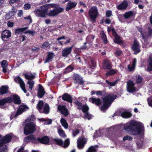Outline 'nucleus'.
<instances>
[{
    "mask_svg": "<svg viewBox=\"0 0 152 152\" xmlns=\"http://www.w3.org/2000/svg\"><path fill=\"white\" fill-rule=\"evenodd\" d=\"M8 64L7 61L6 60L2 61L1 63V66L2 67L5 66L7 67Z\"/></svg>",
    "mask_w": 152,
    "mask_h": 152,
    "instance_id": "57",
    "label": "nucleus"
},
{
    "mask_svg": "<svg viewBox=\"0 0 152 152\" xmlns=\"http://www.w3.org/2000/svg\"><path fill=\"white\" fill-rule=\"evenodd\" d=\"M25 34L28 33L31 35L32 36H34V35L35 34H36L37 33L35 31H31L30 30H28L26 31V32H25Z\"/></svg>",
    "mask_w": 152,
    "mask_h": 152,
    "instance_id": "63",
    "label": "nucleus"
},
{
    "mask_svg": "<svg viewBox=\"0 0 152 152\" xmlns=\"http://www.w3.org/2000/svg\"><path fill=\"white\" fill-rule=\"evenodd\" d=\"M28 27L18 28L15 30V33L17 34H19L20 33L23 32L28 28Z\"/></svg>",
    "mask_w": 152,
    "mask_h": 152,
    "instance_id": "45",
    "label": "nucleus"
},
{
    "mask_svg": "<svg viewBox=\"0 0 152 152\" xmlns=\"http://www.w3.org/2000/svg\"><path fill=\"white\" fill-rule=\"evenodd\" d=\"M8 98V96L0 100V105L3 106L6 103H10L11 99Z\"/></svg>",
    "mask_w": 152,
    "mask_h": 152,
    "instance_id": "32",
    "label": "nucleus"
},
{
    "mask_svg": "<svg viewBox=\"0 0 152 152\" xmlns=\"http://www.w3.org/2000/svg\"><path fill=\"white\" fill-rule=\"evenodd\" d=\"M24 140L26 142H31L34 144H37L38 143L37 138L36 139L35 136L33 134L30 135L26 137Z\"/></svg>",
    "mask_w": 152,
    "mask_h": 152,
    "instance_id": "23",
    "label": "nucleus"
},
{
    "mask_svg": "<svg viewBox=\"0 0 152 152\" xmlns=\"http://www.w3.org/2000/svg\"><path fill=\"white\" fill-rule=\"evenodd\" d=\"M69 140L68 139H67L65 140L64 142H63V145L62 146V147L64 148H67L69 146Z\"/></svg>",
    "mask_w": 152,
    "mask_h": 152,
    "instance_id": "50",
    "label": "nucleus"
},
{
    "mask_svg": "<svg viewBox=\"0 0 152 152\" xmlns=\"http://www.w3.org/2000/svg\"><path fill=\"white\" fill-rule=\"evenodd\" d=\"M11 36V33L8 30H5L3 31L1 34L2 39L5 41L7 40Z\"/></svg>",
    "mask_w": 152,
    "mask_h": 152,
    "instance_id": "19",
    "label": "nucleus"
},
{
    "mask_svg": "<svg viewBox=\"0 0 152 152\" xmlns=\"http://www.w3.org/2000/svg\"><path fill=\"white\" fill-rule=\"evenodd\" d=\"M44 5L48 8V10L50 7L51 8L54 7V9H56V8H58L59 6V5L56 4H49Z\"/></svg>",
    "mask_w": 152,
    "mask_h": 152,
    "instance_id": "42",
    "label": "nucleus"
},
{
    "mask_svg": "<svg viewBox=\"0 0 152 152\" xmlns=\"http://www.w3.org/2000/svg\"><path fill=\"white\" fill-rule=\"evenodd\" d=\"M50 108L48 104H46L44 108V112L45 114H48L49 112Z\"/></svg>",
    "mask_w": 152,
    "mask_h": 152,
    "instance_id": "51",
    "label": "nucleus"
},
{
    "mask_svg": "<svg viewBox=\"0 0 152 152\" xmlns=\"http://www.w3.org/2000/svg\"><path fill=\"white\" fill-rule=\"evenodd\" d=\"M0 146L1 147L2 151L6 152L7 151V145L3 144L2 146Z\"/></svg>",
    "mask_w": 152,
    "mask_h": 152,
    "instance_id": "61",
    "label": "nucleus"
},
{
    "mask_svg": "<svg viewBox=\"0 0 152 152\" xmlns=\"http://www.w3.org/2000/svg\"><path fill=\"white\" fill-rule=\"evenodd\" d=\"M75 104L77 106H78L77 109L80 110H81V108L83 105V104L82 103L79 102L78 100H76L75 101Z\"/></svg>",
    "mask_w": 152,
    "mask_h": 152,
    "instance_id": "53",
    "label": "nucleus"
},
{
    "mask_svg": "<svg viewBox=\"0 0 152 152\" xmlns=\"http://www.w3.org/2000/svg\"><path fill=\"white\" fill-rule=\"evenodd\" d=\"M74 67L71 65L67 66L64 69L63 71V73L64 74H66L72 72L74 70Z\"/></svg>",
    "mask_w": 152,
    "mask_h": 152,
    "instance_id": "30",
    "label": "nucleus"
},
{
    "mask_svg": "<svg viewBox=\"0 0 152 152\" xmlns=\"http://www.w3.org/2000/svg\"><path fill=\"white\" fill-rule=\"evenodd\" d=\"M132 137L129 135H126L124 136L123 138V140H128V141H131L132 140Z\"/></svg>",
    "mask_w": 152,
    "mask_h": 152,
    "instance_id": "60",
    "label": "nucleus"
},
{
    "mask_svg": "<svg viewBox=\"0 0 152 152\" xmlns=\"http://www.w3.org/2000/svg\"><path fill=\"white\" fill-rule=\"evenodd\" d=\"M8 87L7 86H2L0 88V94L3 95L8 93Z\"/></svg>",
    "mask_w": 152,
    "mask_h": 152,
    "instance_id": "29",
    "label": "nucleus"
},
{
    "mask_svg": "<svg viewBox=\"0 0 152 152\" xmlns=\"http://www.w3.org/2000/svg\"><path fill=\"white\" fill-rule=\"evenodd\" d=\"M90 62L91 63V66L90 67L91 69H93L96 66V60L93 58H91L90 59Z\"/></svg>",
    "mask_w": 152,
    "mask_h": 152,
    "instance_id": "44",
    "label": "nucleus"
},
{
    "mask_svg": "<svg viewBox=\"0 0 152 152\" xmlns=\"http://www.w3.org/2000/svg\"><path fill=\"white\" fill-rule=\"evenodd\" d=\"M27 84L29 85V87L31 90H32L34 84V81L33 80H28L27 82Z\"/></svg>",
    "mask_w": 152,
    "mask_h": 152,
    "instance_id": "49",
    "label": "nucleus"
},
{
    "mask_svg": "<svg viewBox=\"0 0 152 152\" xmlns=\"http://www.w3.org/2000/svg\"><path fill=\"white\" fill-rule=\"evenodd\" d=\"M122 110L121 109H119L115 113V116H121V114H122Z\"/></svg>",
    "mask_w": 152,
    "mask_h": 152,
    "instance_id": "55",
    "label": "nucleus"
},
{
    "mask_svg": "<svg viewBox=\"0 0 152 152\" xmlns=\"http://www.w3.org/2000/svg\"><path fill=\"white\" fill-rule=\"evenodd\" d=\"M23 76H24L25 78L27 80H32L34 79L35 76V75H32L31 74L29 75H28V74L26 73H23Z\"/></svg>",
    "mask_w": 152,
    "mask_h": 152,
    "instance_id": "39",
    "label": "nucleus"
},
{
    "mask_svg": "<svg viewBox=\"0 0 152 152\" xmlns=\"http://www.w3.org/2000/svg\"><path fill=\"white\" fill-rule=\"evenodd\" d=\"M140 47V45L139 42L137 41L134 40L133 43L131 46L132 49L134 51V54H136L140 52L141 51Z\"/></svg>",
    "mask_w": 152,
    "mask_h": 152,
    "instance_id": "11",
    "label": "nucleus"
},
{
    "mask_svg": "<svg viewBox=\"0 0 152 152\" xmlns=\"http://www.w3.org/2000/svg\"><path fill=\"white\" fill-rule=\"evenodd\" d=\"M114 74V69H112V70L107 72L106 74V75L107 76H109L110 75H113Z\"/></svg>",
    "mask_w": 152,
    "mask_h": 152,
    "instance_id": "62",
    "label": "nucleus"
},
{
    "mask_svg": "<svg viewBox=\"0 0 152 152\" xmlns=\"http://www.w3.org/2000/svg\"><path fill=\"white\" fill-rule=\"evenodd\" d=\"M50 45V44L49 42L48 41H46L44 42L42 45L41 48H47Z\"/></svg>",
    "mask_w": 152,
    "mask_h": 152,
    "instance_id": "58",
    "label": "nucleus"
},
{
    "mask_svg": "<svg viewBox=\"0 0 152 152\" xmlns=\"http://www.w3.org/2000/svg\"><path fill=\"white\" fill-rule=\"evenodd\" d=\"M87 140L84 137L79 138L77 140V146L80 149L84 148L85 144L86 143Z\"/></svg>",
    "mask_w": 152,
    "mask_h": 152,
    "instance_id": "14",
    "label": "nucleus"
},
{
    "mask_svg": "<svg viewBox=\"0 0 152 152\" xmlns=\"http://www.w3.org/2000/svg\"><path fill=\"white\" fill-rule=\"evenodd\" d=\"M112 26L107 27V32L108 33H110L111 31L112 32V35L114 36V28H112Z\"/></svg>",
    "mask_w": 152,
    "mask_h": 152,
    "instance_id": "54",
    "label": "nucleus"
},
{
    "mask_svg": "<svg viewBox=\"0 0 152 152\" xmlns=\"http://www.w3.org/2000/svg\"><path fill=\"white\" fill-rule=\"evenodd\" d=\"M63 10L64 9L61 7H58L49 11L48 10L47 15L49 17H53L57 16L58 14L62 12Z\"/></svg>",
    "mask_w": 152,
    "mask_h": 152,
    "instance_id": "7",
    "label": "nucleus"
},
{
    "mask_svg": "<svg viewBox=\"0 0 152 152\" xmlns=\"http://www.w3.org/2000/svg\"><path fill=\"white\" fill-rule=\"evenodd\" d=\"M58 109L59 111H61V113L65 116H67L69 114L68 110L66 108L65 105H59L58 106Z\"/></svg>",
    "mask_w": 152,
    "mask_h": 152,
    "instance_id": "24",
    "label": "nucleus"
},
{
    "mask_svg": "<svg viewBox=\"0 0 152 152\" xmlns=\"http://www.w3.org/2000/svg\"><path fill=\"white\" fill-rule=\"evenodd\" d=\"M12 138V136L10 134H8L5 135L0 140V146L3 144L10 142Z\"/></svg>",
    "mask_w": 152,
    "mask_h": 152,
    "instance_id": "12",
    "label": "nucleus"
},
{
    "mask_svg": "<svg viewBox=\"0 0 152 152\" xmlns=\"http://www.w3.org/2000/svg\"><path fill=\"white\" fill-rule=\"evenodd\" d=\"M88 15L91 22L95 23L98 15V12L96 7H91L88 12Z\"/></svg>",
    "mask_w": 152,
    "mask_h": 152,
    "instance_id": "4",
    "label": "nucleus"
},
{
    "mask_svg": "<svg viewBox=\"0 0 152 152\" xmlns=\"http://www.w3.org/2000/svg\"><path fill=\"white\" fill-rule=\"evenodd\" d=\"M89 100L93 104H96L97 106H99L101 104V101L99 98H96L92 97L90 98Z\"/></svg>",
    "mask_w": 152,
    "mask_h": 152,
    "instance_id": "28",
    "label": "nucleus"
},
{
    "mask_svg": "<svg viewBox=\"0 0 152 152\" xmlns=\"http://www.w3.org/2000/svg\"><path fill=\"white\" fill-rule=\"evenodd\" d=\"M102 99L103 104L101 107V110H104L107 109L110 105L114 100V95L111 96L110 94H107Z\"/></svg>",
    "mask_w": 152,
    "mask_h": 152,
    "instance_id": "2",
    "label": "nucleus"
},
{
    "mask_svg": "<svg viewBox=\"0 0 152 152\" xmlns=\"http://www.w3.org/2000/svg\"><path fill=\"white\" fill-rule=\"evenodd\" d=\"M134 86L135 84L132 80H128L127 82L126 88L127 91L129 93L135 92L136 88L134 87Z\"/></svg>",
    "mask_w": 152,
    "mask_h": 152,
    "instance_id": "10",
    "label": "nucleus"
},
{
    "mask_svg": "<svg viewBox=\"0 0 152 152\" xmlns=\"http://www.w3.org/2000/svg\"><path fill=\"white\" fill-rule=\"evenodd\" d=\"M36 125L33 122H29L26 123L24 129V134L26 135L32 134L36 129Z\"/></svg>",
    "mask_w": 152,
    "mask_h": 152,
    "instance_id": "3",
    "label": "nucleus"
},
{
    "mask_svg": "<svg viewBox=\"0 0 152 152\" xmlns=\"http://www.w3.org/2000/svg\"><path fill=\"white\" fill-rule=\"evenodd\" d=\"M147 70L150 72L152 71V58L150 57L148 61Z\"/></svg>",
    "mask_w": 152,
    "mask_h": 152,
    "instance_id": "33",
    "label": "nucleus"
},
{
    "mask_svg": "<svg viewBox=\"0 0 152 152\" xmlns=\"http://www.w3.org/2000/svg\"><path fill=\"white\" fill-rule=\"evenodd\" d=\"M114 38L115 43L121 46L124 45V41L121 38V37L118 35L115 30L114 32Z\"/></svg>",
    "mask_w": 152,
    "mask_h": 152,
    "instance_id": "16",
    "label": "nucleus"
},
{
    "mask_svg": "<svg viewBox=\"0 0 152 152\" xmlns=\"http://www.w3.org/2000/svg\"><path fill=\"white\" fill-rule=\"evenodd\" d=\"M65 36H63L61 37H59L58 38H57L56 39V40L57 41H58V43L60 44V45H63V43L61 41H59V40L62 39H65Z\"/></svg>",
    "mask_w": 152,
    "mask_h": 152,
    "instance_id": "56",
    "label": "nucleus"
},
{
    "mask_svg": "<svg viewBox=\"0 0 152 152\" xmlns=\"http://www.w3.org/2000/svg\"><path fill=\"white\" fill-rule=\"evenodd\" d=\"M37 140L38 143L45 145H49L50 142V139L47 136H45L41 138H37Z\"/></svg>",
    "mask_w": 152,
    "mask_h": 152,
    "instance_id": "17",
    "label": "nucleus"
},
{
    "mask_svg": "<svg viewBox=\"0 0 152 152\" xmlns=\"http://www.w3.org/2000/svg\"><path fill=\"white\" fill-rule=\"evenodd\" d=\"M16 11H10L5 16V19L8 20L10 19L11 17L13 16L15 13Z\"/></svg>",
    "mask_w": 152,
    "mask_h": 152,
    "instance_id": "38",
    "label": "nucleus"
},
{
    "mask_svg": "<svg viewBox=\"0 0 152 152\" xmlns=\"http://www.w3.org/2000/svg\"><path fill=\"white\" fill-rule=\"evenodd\" d=\"M54 56V54L53 53H49L47 56V58L45 62V63L50 62L51 59Z\"/></svg>",
    "mask_w": 152,
    "mask_h": 152,
    "instance_id": "37",
    "label": "nucleus"
},
{
    "mask_svg": "<svg viewBox=\"0 0 152 152\" xmlns=\"http://www.w3.org/2000/svg\"><path fill=\"white\" fill-rule=\"evenodd\" d=\"M77 3L75 2L70 1L66 4V10L68 11L71 10L72 8L75 7L77 5Z\"/></svg>",
    "mask_w": 152,
    "mask_h": 152,
    "instance_id": "27",
    "label": "nucleus"
},
{
    "mask_svg": "<svg viewBox=\"0 0 152 152\" xmlns=\"http://www.w3.org/2000/svg\"><path fill=\"white\" fill-rule=\"evenodd\" d=\"M128 6V4L127 1H124L121 4L118 5L117 7L118 10H124L127 8Z\"/></svg>",
    "mask_w": 152,
    "mask_h": 152,
    "instance_id": "26",
    "label": "nucleus"
},
{
    "mask_svg": "<svg viewBox=\"0 0 152 152\" xmlns=\"http://www.w3.org/2000/svg\"><path fill=\"white\" fill-rule=\"evenodd\" d=\"M81 50L80 48H76L74 50V53L77 54V55H79L80 53Z\"/></svg>",
    "mask_w": 152,
    "mask_h": 152,
    "instance_id": "64",
    "label": "nucleus"
},
{
    "mask_svg": "<svg viewBox=\"0 0 152 152\" xmlns=\"http://www.w3.org/2000/svg\"><path fill=\"white\" fill-rule=\"evenodd\" d=\"M62 100L65 101H67L70 103L72 102V97L68 93L64 94L62 96Z\"/></svg>",
    "mask_w": 152,
    "mask_h": 152,
    "instance_id": "25",
    "label": "nucleus"
},
{
    "mask_svg": "<svg viewBox=\"0 0 152 152\" xmlns=\"http://www.w3.org/2000/svg\"><path fill=\"white\" fill-rule=\"evenodd\" d=\"M14 80L16 83L19 84L20 88L25 93L27 92V91L25 88V83L19 76H17L14 78Z\"/></svg>",
    "mask_w": 152,
    "mask_h": 152,
    "instance_id": "9",
    "label": "nucleus"
},
{
    "mask_svg": "<svg viewBox=\"0 0 152 152\" xmlns=\"http://www.w3.org/2000/svg\"><path fill=\"white\" fill-rule=\"evenodd\" d=\"M73 79L76 80V83H77L80 85H84V81L83 80V78L79 74L74 73L73 76Z\"/></svg>",
    "mask_w": 152,
    "mask_h": 152,
    "instance_id": "18",
    "label": "nucleus"
},
{
    "mask_svg": "<svg viewBox=\"0 0 152 152\" xmlns=\"http://www.w3.org/2000/svg\"><path fill=\"white\" fill-rule=\"evenodd\" d=\"M102 68L104 69H110L112 67L111 63L109 60L107 59L104 60L102 64Z\"/></svg>",
    "mask_w": 152,
    "mask_h": 152,
    "instance_id": "21",
    "label": "nucleus"
},
{
    "mask_svg": "<svg viewBox=\"0 0 152 152\" xmlns=\"http://www.w3.org/2000/svg\"><path fill=\"white\" fill-rule=\"evenodd\" d=\"M132 114L130 112L124 111L122 113L121 117L124 118H128L132 117Z\"/></svg>",
    "mask_w": 152,
    "mask_h": 152,
    "instance_id": "31",
    "label": "nucleus"
},
{
    "mask_svg": "<svg viewBox=\"0 0 152 152\" xmlns=\"http://www.w3.org/2000/svg\"><path fill=\"white\" fill-rule=\"evenodd\" d=\"M53 140L55 141L56 144L61 146L63 145V142L61 139H54Z\"/></svg>",
    "mask_w": 152,
    "mask_h": 152,
    "instance_id": "48",
    "label": "nucleus"
},
{
    "mask_svg": "<svg viewBox=\"0 0 152 152\" xmlns=\"http://www.w3.org/2000/svg\"><path fill=\"white\" fill-rule=\"evenodd\" d=\"M73 46L74 45H72L69 48H65L62 51V56L63 57H67L68 55L71 53Z\"/></svg>",
    "mask_w": 152,
    "mask_h": 152,
    "instance_id": "20",
    "label": "nucleus"
},
{
    "mask_svg": "<svg viewBox=\"0 0 152 152\" xmlns=\"http://www.w3.org/2000/svg\"><path fill=\"white\" fill-rule=\"evenodd\" d=\"M58 134L61 137H64L66 136L64 131L61 128L58 129Z\"/></svg>",
    "mask_w": 152,
    "mask_h": 152,
    "instance_id": "47",
    "label": "nucleus"
},
{
    "mask_svg": "<svg viewBox=\"0 0 152 152\" xmlns=\"http://www.w3.org/2000/svg\"><path fill=\"white\" fill-rule=\"evenodd\" d=\"M95 36L92 35H88L86 38L87 42L89 44H92L94 39Z\"/></svg>",
    "mask_w": 152,
    "mask_h": 152,
    "instance_id": "36",
    "label": "nucleus"
},
{
    "mask_svg": "<svg viewBox=\"0 0 152 152\" xmlns=\"http://www.w3.org/2000/svg\"><path fill=\"white\" fill-rule=\"evenodd\" d=\"M107 137L112 141H114V126H112L107 129Z\"/></svg>",
    "mask_w": 152,
    "mask_h": 152,
    "instance_id": "13",
    "label": "nucleus"
},
{
    "mask_svg": "<svg viewBox=\"0 0 152 152\" xmlns=\"http://www.w3.org/2000/svg\"><path fill=\"white\" fill-rule=\"evenodd\" d=\"M44 106V102L42 100H40L39 101L36 108L39 111H41Z\"/></svg>",
    "mask_w": 152,
    "mask_h": 152,
    "instance_id": "40",
    "label": "nucleus"
},
{
    "mask_svg": "<svg viewBox=\"0 0 152 152\" xmlns=\"http://www.w3.org/2000/svg\"><path fill=\"white\" fill-rule=\"evenodd\" d=\"M45 92V89L42 85L39 84V88L37 93V96L40 98H42L44 95Z\"/></svg>",
    "mask_w": 152,
    "mask_h": 152,
    "instance_id": "22",
    "label": "nucleus"
},
{
    "mask_svg": "<svg viewBox=\"0 0 152 152\" xmlns=\"http://www.w3.org/2000/svg\"><path fill=\"white\" fill-rule=\"evenodd\" d=\"M84 116L85 118L88 119V120H90L91 118L92 115L89 114L88 112L85 113Z\"/></svg>",
    "mask_w": 152,
    "mask_h": 152,
    "instance_id": "59",
    "label": "nucleus"
},
{
    "mask_svg": "<svg viewBox=\"0 0 152 152\" xmlns=\"http://www.w3.org/2000/svg\"><path fill=\"white\" fill-rule=\"evenodd\" d=\"M28 107L26 105H20L18 110H17L16 113L14 114H12L10 116L11 119H12L15 118L17 117L18 116L21 114L23 112H24L26 109H28Z\"/></svg>",
    "mask_w": 152,
    "mask_h": 152,
    "instance_id": "8",
    "label": "nucleus"
},
{
    "mask_svg": "<svg viewBox=\"0 0 152 152\" xmlns=\"http://www.w3.org/2000/svg\"><path fill=\"white\" fill-rule=\"evenodd\" d=\"M48 10V8L43 5L40 7V9H38L35 10L34 12L37 16L45 18L46 16Z\"/></svg>",
    "mask_w": 152,
    "mask_h": 152,
    "instance_id": "5",
    "label": "nucleus"
},
{
    "mask_svg": "<svg viewBox=\"0 0 152 152\" xmlns=\"http://www.w3.org/2000/svg\"><path fill=\"white\" fill-rule=\"evenodd\" d=\"M101 37L102 40L103 42L105 44H107L108 41L107 37L104 31H102L100 33Z\"/></svg>",
    "mask_w": 152,
    "mask_h": 152,
    "instance_id": "35",
    "label": "nucleus"
},
{
    "mask_svg": "<svg viewBox=\"0 0 152 152\" xmlns=\"http://www.w3.org/2000/svg\"><path fill=\"white\" fill-rule=\"evenodd\" d=\"M142 126L136 121L132 120L124 125V129L133 135H138L142 132Z\"/></svg>",
    "mask_w": 152,
    "mask_h": 152,
    "instance_id": "1",
    "label": "nucleus"
},
{
    "mask_svg": "<svg viewBox=\"0 0 152 152\" xmlns=\"http://www.w3.org/2000/svg\"><path fill=\"white\" fill-rule=\"evenodd\" d=\"M97 150L94 146H91L86 151V152H97Z\"/></svg>",
    "mask_w": 152,
    "mask_h": 152,
    "instance_id": "52",
    "label": "nucleus"
},
{
    "mask_svg": "<svg viewBox=\"0 0 152 152\" xmlns=\"http://www.w3.org/2000/svg\"><path fill=\"white\" fill-rule=\"evenodd\" d=\"M135 13L133 11H130L126 12L123 15H118V18L120 21L122 22L124 19H128L131 18H134Z\"/></svg>",
    "mask_w": 152,
    "mask_h": 152,
    "instance_id": "6",
    "label": "nucleus"
},
{
    "mask_svg": "<svg viewBox=\"0 0 152 152\" xmlns=\"http://www.w3.org/2000/svg\"><path fill=\"white\" fill-rule=\"evenodd\" d=\"M137 60L135 58H134L133 59V61L132 62V64L131 66L130 65L128 66V69L130 71H133L135 67V66L136 64Z\"/></svg>",
    "mask_w": 152,
    "mask_h": 152,
    "instance_id": "34",
    "label": "nucleus"
},
{
    "mask_svg": "<svg viewBox=\"0 0 152 152\" xmlns=\"http://www.w3.org/2000/svg\"><path fill=\"white\" fill-rule=\"evenodd\" d=\"M135 77L136 79V83L137 84L140 83L142 82L143 80L142 77L140 75H136Z\"/></svg>",
    "mask_w": 152,
    "mask_h": 152,
    "instance_id": "43",
    "label": "nucleus"
},
{
    "mask_svg": "<svg viewBox=\"0 0 152 152\" xmlns=\"http://www.w3.org/2000/svg\"><path fill=\"white\" fill-rule=\"evenodd\" d=\"M62 126L65 129H67L68 126V125L66 121L64 118H62L60 120Z\"/></svg>",
    "mask_w": 152,
    "mask_h": 152,
    "instance_id": "41",
    "label": "nucleus"
},
{
    "mask_svg": "<svg viewBox=\"0 0 152 152\" xmlns=\"http://www.w3.org/2000/svg\"><path fill=\"white\" fill-rule=\"evenodd\" d=\"M9 98L11 99L10 103L12 102L15 104H19L21 103L20 97L17 95L15 94L9 96Z\"/></svg>",
    "mask_w": 152,
    "mask_h": 152,
    "instance_id": "15",
    "label": "nucleus"
},
{
    "mask_svg": "<svg viewBox=\"0 0 152 152\" xmlns=\"http://www.w3.org/2000/svg\"><path fill=\"white\" fill-rule=\"evenodd\" d=\"M83 113H85L88 112L89 110V108L86 104L83 105L81 108V110Z\"/></svg>",
    "mask_w": 152,
    "mask_h": 152,
    "instance_id": "46",
    "label": "nucleus"
}]
</instances>
